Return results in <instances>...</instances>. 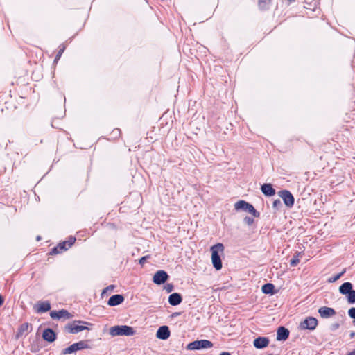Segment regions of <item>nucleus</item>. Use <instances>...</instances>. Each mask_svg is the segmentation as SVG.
I'll return each instance as SVG.
<instances>
[{"label":"nucleus","instance_id":"obj_18","mask_svg":"<svg viewBox=\"0 0 355 355\" xmlns=\"http://www.w3.org/2000/svg\"><path fill=\"white\" fill-rule=\"evenodd\" d=\"M42 338L44 340L52 343L55 340L56 335L51 329H46L42 333Z\"/></svg>","mask_w":355,"mask_h":355},{"label":"nucleus","instance_id":"obj_9","mask_svg":"<svg viewBox=\"0 0 355 355\" xmlns=\"http://www.w3.org/2000/svg\"><path fill=\"white\" fill-rule=\"evenodd\" d=\"M50 316L53 319H70L73 317L72 314L65 309H62L58 311H52L50 313Z\"/></svg>","mask_w":355,"mask_h":355},{"label":"nucleus","instance_id":"obj_28","mask_svg":"<svg viewBox=\"0 0 355 355\" xmlns=\"http://www.w3.org/2000/svg\"><path fill=\"white\" fill-rule=\"evenodd\" d=\"M64 49H65L64 46H60V50H59V51L58 52V53H57V55L55 56V60H54L55 62H57L60 58V57L62 56Z\"/></svg>","mask_w":355,"mask_h":355},{"label":"nucleus","instance_id":"obj_27","mask_svg":"<svg viewBox=\"0 0 355 355\" xmlns=\"http://www.w3.org/2000/svg\"><path fill=\"white\" fill-rule=\"evenodd\" d=\"M74 344H75V345H76V347L78 350L88 348V345H87V343L85 341H83V340L78 342V343H76Z\"/></svg>","mask_w":355,"mask_h":355},{"label":"nucleus","instance_id":"obj_23","mask_svg":"<svg viewBox=\"0 0 355 355\" xmlns=\"http://www.w3.org/2000/svg\"><path fill=\"white\" fill-rule=\"evenodd\" d=\"M272 0H259L258 6L260 9L266 10L268 5L271 3Z\"/></svg>","mask_w":355,"mask_h":355},{"label":"nucleus","instance_id":"obj_35","mask_svg":"<svg viewBox=\"0 0 355 355\" xmlns=\"http://www.w3.org/2000/svg\"><path fill=\"white\" fill-rule=\"evenodd\" d=\"M112 132L114 133L116 135H120L121 130L119 128H116V129L113 130Z\"/></svg>","mask_w":355,"mask_h":355},{"label":"nucleus","instance_id":"obj_26","mask_svg":"<svg viewBox=\"0 0 355 355\" xmlns=\"http://www.w3.org/2000/svg\"><path fill=\"white\" fill-rule=\"evenodd\" d=\"M345 272V270H343L341 272L336 275L335 276L331 277L328 279V282H329V283L335 282L336 281L339 279L340 278V277L343 276Z\"/></svg>","mask_w":355,"mask_h":355},{"label":"nucleus","instance_id":"obj_13","mask_svg":"<svg viewBox=\"0 0 355 355\" xmlns=\"http://www.w3.org/2000/svg\"><path fill=\"white\" fill-rule=\"evenodd\" d=\"M318 313H320V316L324 318H330L336 315L335 310L327 306H322L320 308Z\"/></svg>","mask_w":355,"mask_h":355},{"label":"nucleus","instance_id":"obj_5","mask_svg":"<svg viewBox=\"0 0 355 355\" xmlns=\"http://www.w3.org/2000/svg\"><path fill=\"white\" fill-rule=\"evenodd\" d=\"M234 208L236 210L243 209L254 217H259V213L254 209V207L250 203L245 200H241L234 204Z\"/></svg>","mask_w":355,"mask_h":355},{"label":"nucleus","instance_id":"obj_32","mask_svg":"<svg viewBox=\"0 0 355 355\" xmlns=\"http://www.w3.org/2000/svg\"><path fill=\"white\" fill-rule=\"evenodd\" d=\"M300 262L299 259L294 257L291 260L290 264L292 266H295Z\"/></svg>","mask_w":355,"mask_h":355},{"label":"nucleus","instance_id":"obj_21","mask_svg":"<svg viewBox=\"0 0 355 355\" xmlns=\"http://www.w3.org/2000/svg\"><path fill=\"white\" fill-rule=\"evenodd\" d=\"M351 290L352 284L350 282H345L339 288L340 292L343 295H347Z\"/></svg>","mask_w":355,"mask_h":355},{"label":"nucleus","instance_id":"obj_3","mask_svg":"<svg viewBox=\"0 0 355 355\" xmlns=\"http://www.w3.org/2000/svg\"><path fill=\"white\" fill-rule=\"evenodd\" d=\"M76 238L70 236L67 241L60 242L56 246L52 248L51 251L49 252V254L55 255L66 251L74 244Z\"/></svg>","mask_w":355,"mask_h":355},{"label":"nucleus","instance_id":"obj_1","mask_svg":"<svg viewBox=\"0 0 355 355\" xmlns=\"http://www.w3.org/2000/svg\"><path fill=\"white\" fill-rule=\"evenodd\" d=\"M211 261L214 267L219 270L222 268V261L219 253L223 254L224 246L222 243H218L211 247Z\"/></svg>","mask_w":355,"mask_h":355},{"label":"nucleus","instance_id":"obj_31","mask_svg":"<svg viewBox=\"0 0 355 355\" xmlns=\"http://www.w3.org/2000/svg\"><path fill=\"white\" fill-rule=\"evenodd\" d=\"M348 314H349V315L352 318L355 319V307H352V308H351V309L348 311Z\"/></svg>","mask_w":355,"mask_h":355},{"label":"nucleus","instance_id":"obj_15","mask_svg":"<svg viewBox=\"0 0 355 355\" xmlns=\"http://www.w3.org/2000/svg\"><path fill=\"white\" fill-rule=\"evenodd\" d=\"M254 346L257 349L266 347L269 344V339L266 337H258L253 342Z\"/></svg>","mask_w":355,"mask_h":355},{"label":"nucleus","instance_id":"obj_17","mask_svg":"<svg viewBox=\"0 0 355 355\" xmlns=\"http://www.w3.org/2000/svg\"><path fill=\"white\" fill-rule=\"evenodd\" d=\"M289 336V331L288 329L280 327L277 329V340H286Z\"/></svg>","mask_w":355,"mask_h":355},{"label":"nucleus","instance_id":"obj_30","mask_svg":"<svg viewBox=\"0 0 355 355\" xmlns=\"http://www.w3.org/2000/svg\"><path fill=\"white\" fill-rule=\"evenodd\" d=\"M282 205L281 200L279 199H276L273 201L272 207L274 208H278Z\"/></svg>","mask_w":355,"mask_h":355},{"label":"nucleus","instance_id":"obj_8","mask_svg":"<svg viewBox=\"0 0 355 355\" xmlns=\"http://www.w3.org/2000/svg\"><path fill=\"white\" fill-rule=\"evenodd\" d=\"M318 325V320L313 317L306 318L300 324L303 329L314 330Z\"/></svg>","mask_w":355,"mask_h":355},{"label":"nucleus","instance_id":"obj_38","mask_svg":"<svg viewBox=\"0 0 355 355\" xmlns=\"http://www.w3.org/2000/svg\"><path fill=\"white\" fill-rule=\"evenodd\" d=\"M352 355H355V350L351 352Z\"/></svg>","mask_w":355,"mask_h":355},{"label":"nucleus","instance_id":"obj_29","mask_svg":"<svg viewBox=\"0 0 355 355\" xmlns=\"http://www.w3.org/2000/svg\"><path fill=\"white\" fill-rule=\"evenodd\" d=\"M244 222L248 225H251L254 223V219L250 218V217H249V216H246V217L244 218Z\"/></svg>","mask_w":355,"mask_h":355},{"label":"nucleus","instance_id":"obj_19","mask_svg":"<svg viewBox=\"0 0 355 355\" xmlns=\"http://www.w3.org/2000/svg\"><path fill=\"white\" fill-rule=\"evenodd\" d=\"M182 298L180 294L173 293L168 297V302L172 306H176L182 302Z\"/></svg>","mask_w":355,"mask_h":355},{"label":"nucleus","instance_id":"obj_40","mask_svg":"<svg viewBox=\"0 0 355 355\" xmlns=\"http://www.w3.org/2000/svg\"><path fill=\"white\" fill-rule=\"evenodd\" d=\"M168 289H169L168 291H171L172 286H171V288H170V287H168Z\"/></svg>","mask_w":355,"mask_h":355},{"label":"nucleus","instance_id":"obj_39","mask_svg":"<svg viewBox=\"0 0 355 355\" xmlns=\"http://www.w3.org/2000/svg\"><path fill=\"white\" fill-rule=\"evenodd\" d=\"M168 289H169L168 291H171L172 286H171V288H170V287H168Z\"/></svg>","mask_w":355,"mask_h":355},{"label":"nucleus","instance_id":"obj_11","mask_svg":"<svg viewBox=\"0 0 355 355\" xmlns=\"http://www.w3.org/2000/svg\"><path fill=\"white\" fill-rule=\"evenodd\" d=\"M34 309L37 313H45L51 309V304L48 301H40L35 304Z\"/></svg>","mask_w":355,"mask_h":355},{"label":"nucleus","instance_id":"obj_24","mask_svg":"<svg viewBox=\"0 0 355 355\" xmlns=\"http://www.w3.org/2000/svg\"><path fill=\"white\" fill-rule=\"evenodd\" d=\"M78 351L75 344H72L71 345H70L69 347L65 348L63 351H62V354H71V353H73V352H75Z\"/></svg>","mask_w":355,"mask_h":355},{"label":"nucleus","instance_id":"obj_37","mask_svg":"<svg viewBox=\"0 0 355 355\" xmlns=\"http://www.w3.org/2000/svg\"><path fill=\"white\" fill-rule=\"evenodd\" d=\"M220 355H231V354L229 352H222Z\"/></svg>","mask_w":355,"mask_h":355},{"label":"nucleus","instance_id":"obj_14","mask_svg":"<svg viewBox=\"0 0 355 355\" xmlns=\"http://www.w3.org/2000/svg\"><path fill=\"white\" fill-rule=\"evenodd\" d=\"M156 336L162 340H166L170 336V331L167 326H162L157 331Z\"/></svg>","mask_w":355,"mask_h":355},{"label":"nucleus","instance_id":"obj_41","mask_svg":"<svg viewBox=\"0 0 355 355\" xmlns=\"http://www.w3.org/2000/svg\"><path fill=\"white\" fill-rule=\"evenodd\" d=\"M354 336V333H352V334H350V336H351V337H353Z\"/></svg>","mask_w":355,"mask_h":355},{"label":"nucleus","instance_id":"obj_34","mask_svg":"<svg viewBox=\"0 0 355 355\" xmlns=\"http://www.w3.org/2000/svg\"><path fill=\"white\" fill-rule=\"evenodd\" d=\"M114 288V285H110L109 286L106 287L103 290V293H107L108 291H112Z\"/></svg>","mask_w":355,"mask_h":355},{"label":"nucleus","instance_id":"obj_10","mask_svg":"<svg viewBox=\"0 0 355 355\" xmlns=\"http://www.w3.org/2000/svg\"><path fill=\"white\" fill-rule=\"evenodd\" d=\"M168 278V275L164 270H158L153 276V282L156 284L160 285L164 284Z\"/></svg>","mask_w":355,"mask_h":355},{"label":"nucleus","instance_id":"obj_42","mask_svg":"<svg viewBox=\"0 0 355 355\" xmlns=\"http://www.w3.org/2000/svg\"><path fill=\"white\" fill-rule=\"evenodd\" d=\"M348 355H352V354H351V353H349Z\"/></svg>","mask_w":355,"mask_h":355},{"label":"nucleus","instance_id":"obj_16","mask_svg":"<svg viewBox=\"0 0 355 355\" xmlns=\"http://www.w3.org/2000/svg\"><path fill=\"white\" fill-rule=\"evenodd\" d=\"M124 301V297L122 295L116 294L111 296L107 302L110 306H117Z\"/></svg>","mask_w":355,"mask_h":355},{"label":"nucleus","instance_id":"obj_12","mask_svg":"<svg viewBox=\"0 0 355 355\" xmlns=\"http://www.w3.org/2000/svg\"><path fill=\"white\" fill-rule=\"evenodd\" d=\"M32 325L29 324L28 322H24L21 324L16 333V337L17 338L23 336L25 334H28L31 331Z\"/></svg>","mask_w":355,"mask_h":355},{"label":"nucleus","instance_id":"obj_20","mask_svg":"<svg viewBox=\"0 0 355 355\" xmlns=\"http://www.w3.org/2000/svg\"><path fill=\"white\" fill-rule=\"evenodd\" d=\"M261 191L267 196H272L275 193V190L270 184H264L262 185Z\"/></svg>","mask_w":355,"mask_h":355},{"label":"nucleus","instance_id":"obj_36","mask_svg":"<svg viewBox=\"0 0 355 355\" xmlns=\"http://www.w3.org/2000/svg\"><path fill=\"white\" fill-rule=\"evenodd\" d=\"M4 303V298L0 294V306H1Z\"/></svg>","mask_w":355,"mask_h":355},{"label":"nucleus","instance_id":"obj_2","mask_svg":"<svg viewBox=\"0 0 355 355\" xmlns=\"http://www.w3.org/2000/svg\"><path fill=\"white\" fill-rule=\"evenodd\" d=\"M110 334L112 336H132L135 334V331L132 327L127 325L114 326L110 329Z\"/></svg>","mask_w":355,"mask_h":355},{"label":"nucleus","instance_id":"obj_22","mask_svg":"<svg viewBox=\"0 0 355 355\" xmlns=\"http://www.w3.org/2000/svg\"><path fill=\"white\" fill-rule=\"evenodd\" d=\"M275 286L271 283L264 284L262 288V292L266 294H273Z\"/></svg>","mask_w":355,"mask_h":355},{"label":"nucleus","instance_id":"obj_33","mask_svg":"<svg viewBox=\"0 0 355 355\" xmlns=\"http://www.w3.org/2000/svg\"><path fill=\"white\" fill-rule=\"evenodd\" d=\"M150 258V255H147V256H144V257H142L139 260V264L141 265H144V263L146 262V261Z\"/></svg>","mask_w":355,"mask_h":355},{"label":"nucleus","instance_id":"obj_25","mask_svg":"<svg viewBox=\"0 0 355 355\" xmlns=\"http://www.w3.org/2000/svg\"><path fill=\"white\" fill-rule=\"evenodd\" d=\"M347 295L348 302L350 304L355 303V290H351Z\"/></svg>","mask_w":355,"mask_h":355},{"label":"nucleus","instance_id":"obj_6","mask_svg":"<svg viewBox=\"0 0 355 355\" xmlns=\"http://www.w3.org/2000/svg\"><path fill=\"white\" fill-rule=\"evenodd\" d=\"M213 347V343L208 340H196L190 343L187 345V349L190 350H198L201 349H208Z\"/></svg>","mask_w":355,"mask_h":355},{"label":"nucleus","instance_id":"obj_7","mask_svg":"<svg viewBox=\"0 0 355 355\" xmlns=\"http://www.w3.org/2000/svg\"><path fill=\"white\" fill-rule=\"evenodd\" d=\"M279 196L282 198L285 205L289 208L294 205L295 199L293 194L288 190H282L279 191Z\"/></svg>","mask_w":355,"mask_h":355},{"label":"nucleus","instance_id":"obj_4","mask_svg":"<svg viewBox=\"0 0 355 355\" xmlns=\"http://www.w3.org/2000/svg\"><path fill=\"white\" fill-rule=\"evenodd\" d=\"M87 324L88 323L87 322L83 320L73 321L68 323L64 327V329L69 334H77L85 329H88V328L84 325Z\"/></svg>","mask_w":355,"mask_h":355}]
</instances>
